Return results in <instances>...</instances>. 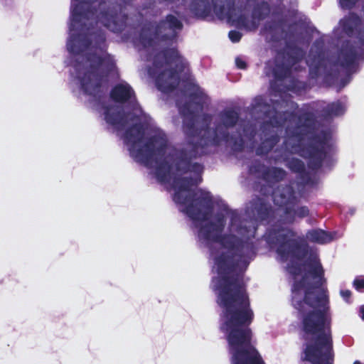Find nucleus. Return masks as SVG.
Listing matches in <instances>:
<instances>
[{
    "label": "nucleus",
    "instance_id": "1",
    "mask_svg": "<svg viewBox=\"0 0 364 364\" xmlns=\"http://www.w3.org/2000/svg\"><path fill=\"white\" fill-rule=\"evenodd\" d=\"M264 238L270 246H277V253L283 262L288 259L289 272L293 276L301 273L299 263L309 255L304 266L307 273L317 280L306 287L305 277L294 282L291 288V304L301 316L302 338L304 341L301 359L311 364H333L334 352L331 333V316L327 289L321 295L314 290L321 289L326 283L324 269L318 255L309 253L308 244L296 238V232L291 228L273 225L269 228Z\"/></svg>",
    "mask_w": 364,
    "mask_h": 364
},
{
    "label": "nucleus",
    "instance_id": "2",
    "mask_svg": "<svg viewBox=\"0 0 364 364\" xmlns=\"http://www.w3.org/2000/svg\"><path fill=\"white\" fill-rule=\"evenodd\" d=\"M257 230L255 225H240L237 232L244 238L232 234L222 235L213 222L205 224L199 230L204 240L220 243L231 252H223L215 257L218 276L213 278L212 283L217 303L223 309L220 330L232 347L248 343L253 337L250 326L255 314L244 277L250 262L257 255Z\"/></svg>",
    "mask_w": 364,
    "mask_h": 364
},
{
    "label": "nucleus",
    "instance_id": "3",
    "mask_svg": "<svg viewBox=\"0 0 364 364\" xmlns=\"http://www.w3.org/2000/svg\"><path fill=\"white\" fill-rule=\"evenodd\" d=\"M183 132L186 135V146L181 149L173 159L176 171L181 174L193 172L198 175V178L176 177L173 181L172 186L176 190L173 200L176 203L186 205L183 210L191 220L194 221H205L208 219L210 212L213 208L212 196L209 192H205L200 197L194 199V193L184 196L182 192H189L190 187L196 186L202 182L201 175L203 172V166L199 163H192V160L198 156L205 154V149L209 144L202 143V136L197 132L194 126V119L185 121Z\"/></svg>",
    "mask_w": 364,
    "mask_h": 364
},
{
    "label": "nucleus",
    "instance_id": "4",
    "mask_svg": "<svg viewBox=\"0 0 364 364\" xmlns=\"http://www.w3.org/2000/svg\"><path fill=\"white\" fill-rule=\"evenodd\" d=\"M188 63L176 48H164L156 52L152 65L148 68L149 75L154 78L157 89L168 94L180 84L181 74L185 71Z\"/></svg>",
    "mask_w": 364,
    "mask_h": 364
},
{
    "label": "nucleus",
    "instance_id": "5",
    "mask_svg": "<svg viewBox=\"0 0 364 364\" xmlns=\"http://www.w3.org/2000/svg\"><path fill=\"white\" fill-rule=\"evenodd\" d=\"M336 146L332 141L331 133L325 129L312 134L299 149V155L312 171L319 170L323 165L332 166L336 162Z\"/></svg>",
    "mask_w": 364,
    "mask_h": 364
},
{
    "label": "nucleus",
    "instance_id": "6",
    "mask_svg": "<svg viewBox=\"0 0 364 364\" xmlns=\"http://www.w3.org/2000/svg\"><path fill=\"white\" fill-rule=\"evenodd\" d=\"M253 107L255 109H267L265 111V116L269 117V120L265 122L264 125L268 124L273 127L281 128L286 124L291 123L298 118L300 124H297L296 127L292 128L289 125L286 127V132L289 136L292 137L299 138L304 134V133H301L299 129L309 132L311 130L314 129L316 126V120L314 113L306 112L297 117L296 113L294 111L279 112L275 108H272V110H270V105L262 96H257L255 98Z\"/></svg>",
    "mask_w": 364,
    "mask_h": 364
},
{
    "label": "nucleus",
    "instance_id": "7",
    "mask_svg": "<svg viewBox=\"0 0 364 364\" xmlns=\"http://www.w3.org/2000/svg\"><path fill=\"white\" fill-rule=\"evenodd\" d=\"M105 120L116 131L124 130L122 136L129 156L136 161V112L134 107L125 110L120 105H108L105 107Z\"/></svg>",
    "mask_w": 364,
    "mask_h": 364
},
{
    "label": "nucleus",
    "instance_id": "8",
    "mask_svg": "<svg viewBox=\"0 0 364 364\" xmlns=\"http://www.w3.org/2000/svg\"><path fill=\"white\" fill-rule=\"evenodd\" d=\"M131 0H122L110 3L100 12L98 19L105 28L114 33L124 31V35L132 38L135 43L134 38L136 34V23L131 15Z\"/></svg>",
    "mask_w": 364,
    "mask_h": 364
},
{
    "label": "nucleus",
    "instance_id": "9",
    "mask_svg": "<svg viewBox=\"0 0 364 364\" xmlns=\"http://www.w3.org/2000/svg\"><path fill=\"white\" fill-rule=\"evenodd\" d=\"M183 28V23L176 16L167 14L159 22L145 25L138 35V43L145 48H154L160 43L174 41Z\"/></svg>",
    "mask_w": 364,
    "mask_h": 364
},
{
    "label": "nucleus",
    "instance_id": "10",
    "mask_svg": "<svg viewBox=\"0 0 364 364\" xmlns=\"http://www.w3.org/2000/svg\"><path fill=\"white\" fill-rule=\"evenodd\" d=\"M167 147L168 139L162 132L151 136L145 144L144 163L148 168L155 169V176L161 183L171 180L172 167L165 157Z\"/></svg>",
    "mask_w": 364,
    "mask_h": 364
},
{
    "label": "nucleus",
    "instance_id": "11",
    "mask_svg": "<svg viewBox=\"0 0 364 364\" xmlns=\"http://www.w3.org/2000/svg\"><path fill=\"white\" fill-rule=\"evenodd\" d=\"M87 60L90 66L82 76L79 77L80 88L85 95L100 100L103 93L104 80V75L100 70L103 67L108 73H111L115 68V63L109 54L101 56L96 53H89Z\"/></svg>",
    "mask_w": 364,
    "mask_h": 364
},
{
    "label": "nucleus",
    "instance_id": "12",
    "mask_svg": "<svg viewBox=\"0 0 364 364\" xmlns=\"http://www.w3.org/2000/svg\"><path fill=\"white\" fill-rule=\"evenodd\" d=\"M87 60L90 66L82 76L79 77L80 88L85 95L100 100L103 93L104 80V75L100 70L103 67L108 73H111L115 68V63L109 54L101 56L96 53H89Z\"/></svg>",
    "mask_w": 364,
    "mask_h": 364
},
{
    "label": "nucleus",
    "instance_id": "13",
    "mask_svg": "<svg viewBox=\"0 0 364 364\" xmlns=\"http://www.w3.org/2000/svg\"><path fill=\"white\" fill-rule=\"evenodd\" d=\"M220 122L215 125L212 131L210 124L212 116L209 114L203 115V120L205 123L200 128H197V132L202 136V143L210 146H218L222 141L229 142L232 136L230 134L229 129L234 127L240 119V113L232 108L225 109L219 114Z\"/></svg>",
    "mask_w": 364,
    "mask_h": 364
},
{
    "label": "nucleus",
    "instance_id": "14",
    "mask_svg": "<svg viewBox=\"0 0 364 364\" xmlns=\"http://www.w3.org/2000/svg\"><path fill=\"white\" fill-rule=\"evenodd\" d=\"M304 56L303 50L296 46H289L287 50L278 52L271 68L274 78L277 81H283L289 77L293 66L301 61Z\"/></svg>",
    "mask_w": 364,
    "mask_h": 364
},
{
    "label": "nucleus",
    "instance_id": "15",
    "mask_svg": "<svg viewBox=\"0 0 364 364\" xmlns=\"http://www.w3.org/2000/svg\"><path fill=\"white\" fill-rule=\"evenodd\" d=\"M360 59H364L360 48L354 46L350 41H346L343 43L338 51L336 62L333 65L334 67L338 64L346 70V77L341 80L342 87H345L350 81L351 75L356 72L358 61Z\"/></svg>",
    "mask_w": 364,
    "mask_h": 364
},
{
    "label": "nucleus",
    "instance_id": "16",
    "mask_svg": "<svg viewBox=\"0 0 364 364\" xmlns=\"http://www.w3.org/2000/svg\"><path fill=\"white\" fill-rule=\"evenodd\" d=\"M249 218L257 224L269 225L274 218V210L264 197L254 196L246 207Z\"/></svg>",
    "mask_w": 364,
    "mask_h": 364
},
{
    "label": "nucleus",
    "instance_id": "17",
    "mask_svg": "<svg viewBox=\"0 0 364 364\" xmlns=\"http://www.w3.org/2000/svg\"><path fill=\"white\" fill-rule=\"evenodd\" d=\"M228 350L231 354V364H265L261 354L252 343V340L242 346H228Z\"/></svg>",
    "mask_w": 364,
    "mask_h": 364
},
{
    "label": "nucleus",
    "instance_id": "18",
    "mask_svg": "<svg viewBox=\"0 0 364 364\" xmlns=\"http://www.w3.org/2000/svg\"><path fill=\"white\" fill-rule=\"evenodd\" d=\"M213 10L216 16L220 19L232 18L237 11L235 0H211Z\"/></svg>",
    "mask_w": 364,
    "mask_h": 364
},
{
    "label": "nucleus",
    "instance_id": "19",
    "mask_svg": "<svg viewBox=\"0 0 364 364\" xmlns=\"http://www.w3.org/2000/svg\"><path fill=\"white\" fill-rule=\"evenodd\" d=\"M309 66V77L311 80H317L323 71L326 69V60L324 55L321 53H309V60L307 63Z\"/></svg>",
    "mask_w": 364,
    "mask_h": 364
},
{
    "label": "nucleus",
    "instance_id": "20",
    "mask_svg": "<svg viewBox=\"0 0 364 364\" xmlns=\"http://www.w3.org/2000/svg\"><path fill=\"white\" fill-rule=\"evenodd\" d=\"M360 17L354 12L350 13L348 16H346L340 21L341 28L348 36L352 37L355 33V31L356 30V38L358 40H359L358 38V32L360 28L364 27V23L362 27H360ZM360 44L361 45V43Z\"/></svg>",
    "mask_w": 364,
    "mask_h": 364
},
{
    "label": "nucleus",
    "instance_id": "21",
    "mask_svg": "<svg viewBox=\"0 0 364 364\" xmlns=\"http://www.w3.org/2000/svg\"><path fill=\"white\" fill-rule=\"evenodd\" d=\"M91 45V38L85 34H78L71 36L67 43V48L70 53L78 55L88 49Z\"/></svg>",
    "mask_w": 364,
    "mask_h": 364
},
{
    "label": "nucleus",
    "instance_id": "22",
    "mask_svg": "<svg viewBox=\"0 0 364 364\" xmlns=\"http://www.w3.org/2000/svg\"><path fill=\"white\" fill-rule=\"evenodd\" d=\"M286 166L293 173L299 174L300 178L306 183L311 180L309 173L306 170L305 164L298 158H284Z\"/></svg>",
    "mask_w": 364,
    "mask_h": 364
},
{
    "label": "nucleus",
    "instance_id": "23",
    "mask_svg": "<svg viewBox=\"0 0 364 364\" xmlns=\"http://www.w3.org/2000/svg\"><path fill=\"white\" fill-rule=\"evenodd\" d=\"M134 90L126 84H117L114 85L110 91V98L115 102L124 103L129 100Z\"/></svg>",
    "mask_w": 364,
    "mask_h": 364
},
{
    "label": "nucleus",
    "instance_id": "24",
    "mask_svg": "<svg viewBox=\"0 0 364 364\" xmlns=\"http://www.w3.org/2000/svg\"><path fill=\"white\" fill-rule=\"evenodd\" d=\"M242 7H238L237 11H235L234 17L227 21L238 28H245L247 31L255 30L257 27V24L254 21H250L248 16L242 14Z\"/></svg>",
    "mask_w": 364,
    "mask_h": 364
},
{
    "label": "nucleus",
    "instance_id": "25",
    "mask_svg": "<svg viewBox=\"0 0 364 364\" xmlns=\"http://www.w3.org/2000/svg\"><path fill=\"white\" fill-rule=\"evenodd\" d=\"M191 10L196 16L203 19L210 16L212 6L209 0H193Z\"/></svg>",
    "mask_w": 364,
    "mask_h": 364
},
{
    "label": "nucleus",
    "instance_id": "26",
    "mask_svg": "<svg viewBox=\"0 0 364 364\" xmlns=\"http://www.w3.org/2000/svg\"><path fill=\"white\" fill-rule=\"evenodd\" d=\"M345 107L339 100L328 103L321 111V116L326 119L343 115Z\"/></svg>",
    "mask_w": 364,
    "mask_h": 364
},
{
    "label": "nucleus",
    "instance_id": "27",
    "mask_svg": "<svg viewBox=\"0 0 364 364\" xmlns=\"http://www.w3.org/2000/svg\"><path fill=\"white\" fill-rule=\"evenodd\" d=\"M279 141L277 134L271 135L262 140L255 150L256 155L263 156L267 155Z\"/></svg>",
    "mask_w": 364,
    "mask_h": 364
},
{
    "label": "nucleus",
    "instance_id": "28",
    "mask_svg": "<svg viewBox=\"0 0 364 364\" xmlns=\"http://www.w3.org/2000/svg\"><path fill=\"white\" fill-rule=\"evenodd\" d=\"M272 11V5L267 1H261L254 6L252 16L253 18L261 21L265 19Z\"/></svg>",
    "mask_w": 364,
    "mask_h": 364
},
{
    "label": "nucleus",
    "instance_id": "29",
    "mask_svg": "<svg viewBox=\"0 0 364 364\" xmlns=\"http://www.w3.org/2000/svg\"><path fill=\"white\" fill-rule=\"evenodd\" d=\"M306 237L309 241L318 244L328 243L332 240L331 235L328 232L321 229H314L308 231Z\"/></svg>",
    "mask_w": 364,
    "mask_h": 364
},
{
    "label": "nucleus",
    "instance_id": "30",
    "mask_svg": "<svg viewBox=\"0 0 364 364\" xmlns=\"http://www.w3.org/2000/svg\"><path fill=\"white\" fill-rule=\"evenodd\" d=\"M278 192L281 205H287L296 199L294 190L289 185L279 187Z\"/></svg>",
    "mask_w": 364,
    "mask_h": 364
},
{
    "label": "nucleus",
    "instance_id": "31",
    "mask_svg": "<svg viewBox=\"0 0 364 364\" xmlns=\"http://www.w3.org/2000/svg\"><path fill=\"white\" fill-rule=\"evenodd\" d=\"M286 176L287 172L279 167L266 168L262 171V178L267 181L272 179L275 182H279L284 180Z\"/></svg>",
    "mask_w": 364,
    "mask_h": 364
},
{
    "label": "nucleus",
    "instance_id": "32",
    "mask_svg": "<svg viewBox=\"0 0 364 364\" xmlns=\"http://www.w3.org/2000/svg\"><path fill=\"white\" fill-rule=\"evenodd\" d=\"M92 43H94V47L103 50L105 46L106 36L102 30H97L91 34Z\"/></svg>",
    "mask_w": 364,
    "mask_h": 364
},
{
    "label": "nucleus",
    "instance_id": "33",
    "mask_svg": "<svg viewBox=\"0 0 364 364\" xmlns=\"http://www.w3.org/2000/svg\"><path fill=\"white\" fill-rule=\"evenodd\" d=\"M205 94L196 86V90L189 94V98L197 105L200 107L203 106L206 98Z\"/></svg>",
    "mask_w": 364,
    "mask_h": 364
},
{
    "label": "nucleus",
    "instance_id": "34",
    "mask_svg": "<svg viewBox=\"0 0 364 364\" xmlns=\"http://www.w3.org/2000/svg\"><path fill=\"white\" fill-rule=\"evenodd\" d=\"M283 221L287 224H292L295 221L296 213L295 210L291 207L286 205L284 209V213L282 215Z\"/></svg>",
    "mask_w": 364,
    "mask_h": 364
},
{
    "label": "nucleus",
    "instance_id": "35",
    "mask_svg": "<svg viewBox=\"0 0 364 364\" xmlns=\"http://www.w3.org/2000/svg\"><path fill=\"white\" fill-rule=\"evenodd\" d=\"M232 141V149L236 151H242L245 147V141L240 136L238 138H232L229 141Z\"/></svg>",
    "mask_w": 364,
    "mask_h": 364
},
{
    "label": "nucleus",
    "instance_id": "36",
    "mask_svg": "<svg viewBox=\"0 0 364 364\" xmlns=\"http://www.w3.org/2000/svg\"><path fill=\"white\" fill-rule=\"evenodd\" d=\"M272 2V12L273 14H281L284 10V4L283 2L284 0H269Z\"/></svg>",
    "mask_w": 364,
    "mask_h": 364
},
{
    "label": "nucleus",
    "instance_id": "37",
    "mask_svg": "<svg viewBox=\"0 0 364 364\" xmlns=\"http://www.w3.org/2000/svg\"><path fill=\"white\" fill-rule=\"evenodd\" d=\"M338 72L335 71L333 73V68H331V71H328L325 73L324 75V82L327 83H333L334 81L338 78Z\"/></svg>",
    "mask_w": 364,
    "mask_h": 364
},
{
    "label": "nucleus",
    "instance_id": "38",
    "mask_svg": "<svg viewBox=\"0 0 364 364\" xmlns=\"http://www.w3.org/2000/svg\"><path fill=\"white\" fill-rule=\"evenodd\" d=\"M296 217L304 218L309 215L310 211L307 206H299L295 210Z\"/></svg>",
    "mask_w": 364,
    "mask_h": 364
},
{
    "label": "nucleus",
    "instance_id": "39",
    "mask_svg": "<svg viewBox=\"0 0 364 364\" xmlns=\"http://www.w3.org/2000/svg\"><path fill=\"white\" fill-rule=\"evenodd\" d=\"M265 166L259 161H255V163L250 167V171L254 173H259L262 170L265 169Z\"/></svg>",
    "mask_w": 364,
    "mask_h": 364
},
{
    "label": "nucleus",
    "instance_id": "40",
    "mask_svg": "<svg viewBox=\"0 0 364 364\" xmlns=\"http://www.w3.org/2000/svg\"><path fill=\"white\" fill-rule=\"evenodd\" d=\"M242 33L237 31L232 30L229 31L228 37L232 43H237L242 38Z\"/></svg>",
    "mask_w": 364,
    "mask_h": 364
},
{
    "label": "nucleus",
    "instance_id": "41",
    "mask_svg": "<svg viewBox=\"0 0 364 364\" xmlns=\"http://www.w3.org/2000/svg\"><path fill=\"white\" fill-rule=\"evenodd\" d=\"M353 287L358 291H364V279L355 278L353 281Z\"/></svg>",
    "mask_w": 364,
    "mask_h": 364
},
{
    "label": "nucleus",
    "instance_id": "42",
    "mask_svg": "<svg viewBox=\"0 0 364 364\" xmlns=\"http://www.w3.org/2000/svg\"><path fill=\"white\" fill-rule=\"evenodd\" d=\"M340 294L346 302H347L348 304H350L352 302V301H351L352 292L350 290H348V289L341 290Z\"/></svg>",
    "mask_w": 364,
    "mask_h": 364
},
{
    "label": "nucleus",
    "instance_id": "43",
    "mask_svg": "<svg viewBox=\"0 0 364 364\" xmlns=\"http://www.w3.org/2000/svg\"><path fill=\"white\" fill-rule=\"evenodd\" d=\"M225 224V220L224 215H220L217 217V228H218L219 231H221V232L223 231L224 227Z\"/></svg>",
    "mask_w": 364,
    "mask_h": 364
},
{
    "label": "nucleus",
    "instance_id": "44",
    "mask_svg": "<svg viewBox=\"0 0 364 364\" xmlns=\"http://www.w3.org/2000/svg\"><path fill=\"white\" fill-rule=\"evenodd\" d=\"M235 64L237 68L241 70H245L247 67L246 62L239 57L236 58Z\"/></svg>",
    "mask_w": 364,
    "mask_h": 364
},
{
    "label": "nucleus",
    "instance_id": "45",
    "mask_svg": "<svg viewBox=\"0 0 364 364\" xmlns=\"http://www.w3.org/2000/svg\"><path fill=\"white\" fill-rule=\"evenodd\" d=\"M184 108L187 109V116H186V114H183V116H185V118L183 119V126L184 125L185 121L191 119V117H193L194 123H195L196 122V119H195V114H194L193 111L191 110L189 108L186 107V106H185ZM194 126H196L195 124H194ZM195 127L197 128L196 127Z\"/></svg>",
    "mask_w": 364,
    "mask_h": 364
},
{
    "label": "nucleus",
    "instance_id": "46",
    "mask_svg": "<svg viewBox=\"0 0 364 364\" xmlns=\"http://www.w3.org/2000/svg\"><path fill=\"white\" fill-rule=\"evenodd\" d=\"M239 220H240V215L237 214V213L236 211H232L231 212V218H230L231 225H235Z\"/></svg>",
    "mask_w": 364,
    "mask_h": 364
},
{
    "label": "nucleus",
    "instance_id": "47",
    "mask_svg": "<svg viewBox=\"0 0 364 364\" xmlns=\"http://www.w3.org/2000/svg\"><path fill=\"white\" fill-rule=\"evenodd\" d=\"M138 134H139V129H141V115L143 114L142 108L138 105Z\"/></svg>",
    "mask_w": 364,
    "mask_h": 364
},
{
    "label": "nucleus",
    "instance_id": "48",
    "mask_svg": "<svg viewBox=\"0 0 364 364\" xmlns=\"http://www.w3.org/2000/svg\"><path fill=\"white\" fill-rule=\"evenodd\" d=\"M360 317L363 320H364V305H362L360 307Z\"/></svg>",
    "mask_w": 364,
    "mask_h": 364
},
{
    "label": "nucleus",
    "instance_id": "49",
    "mask_svg": "<svg viewBox=\"0 0 364 364\" xmlns=\"http://www.w3.org/2000/svg\"><path fill=\"white\" fill-rule=\"evenodd\" d=\"M250 134L251 138H253V137H255V135H256V130H255V128H252V129H251V131H250Z\"/></svg>",
    "mask_w": 364,
    "mask_h": 364
},
{
    "label": "nucleus",
    "instance_id": "50",
    "mask_svg": "<svg viewBox=\"0 0 364 364\" xmlns=\"http://www.w3.org/2000/svg\"><path fill=\"white\" fill-rule=\"evenodd\" d=\"M353 364H361V363L359 360H355Z\"/></svg>",
    "mask_w": 364,
    "mask_h": 364
},
{
    "label": "nucleus",
    "instance_id": "51",
    "mask_svg": "<svg viewBox=\"0 0 364 364\" xmlns=\"http://www.w3.org/2000/svg\"><path fill=\"white\" fill-rule=\"evenodd\" d=\"M137 153L139 156L141 154V149H138Z\"/></svg>",
    "mask_w": 364,
    "mask_h": 364
},
{
    "label": "nucleus",
    "instance_id": "52",
    "mask_svg": "<svg viewBox=\"0 0 364 364\" xmlns=\"http://www.w3.org/2000/svg\"><path fill=\"white\" fill-rule=\"evenodd\" d=\"M102 4H105V1H101L100 2V6H101Z\"/></svg>",
    "mask_w": 364,
    "mask_h": 364
},
{
    "label": "nucleus",
    "instance_id": "53",
    "mask_svg": "<svg viewBox=\"0 0 364 364\" xmlns=\"http://www.w3.org/2000/svg\"><path fill=\"white\" fill-rule=\"evenodd\" d=\"M276 200H278V203H279L280 199L278 200V198H276Z\"/></svg>",
    "mask_w": 364,
    "mask_h": 364
}]
</instances>
